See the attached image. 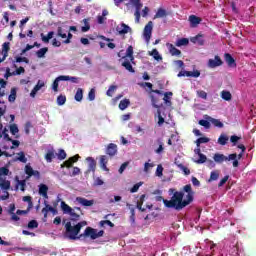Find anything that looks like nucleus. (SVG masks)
<instances>
[{
  "mask_svg": "<svg viewBox=\"0 0 256 256\" xmlns=\"http://www.w3.org/2000/svg\"><path fill=\"white\" fill-rule=\"evenodd\" d=\"M57 157L60 161H63L64 159H67V153L65 152V150L60 149L57 154Z\"/></svg>",
  "mask_w": 256,
  "mask_h": 256,
  "instance_id": "obj_46",
  "label": "nucleus"
},
{
  "mask_svg": "<svg viewBox=\"0 0 256 256\" xmlns=\"http://www.w3.org/2000/svg\"><path fill=\"white\" fill-rule=\"evenodd\" d=\"M107 163H109V158L106 155H101L99 165L103 171H109L107 168Z\"/></svg>",
  "mask_w": 256,
  "mask_h": 256,
  "instance_id": "obj_15",
  "label": "nucleus"
},
{
  "mask_svg": "<svg viewBox=\"0 0 256 256\" xmlns=\"http://www.w3.org/2000/svg\"><path fill=\"white\" fill-rule=\"evenodd\" d=\"M76 201L82 205V207H93V205H95V200H88L84 197H77Z\"/></svg>",
  "mask_w": 256,
  "mask_h": 256,
  "instance_id": "obj_9",
  "label": "nucleus"
},
{
  "mask_svg": "<svg viewBox=\"0 0 256 256\" xmlns=\"http://www.w3.org/2000/svg\"><path fill=\"white\" fill-rule=\"evenodd\" d=\"M177 77H201V72L199 70H194V71H185L182 70L178 73Z\"/></svg>",
  "mask_w": 256,
  "mask_h": 256,
  "instance_id": "obj_7",
  "label": "nucleus"
},
{
  "mask_svg": "<svg viewBox=\"0 0 256 256\" xmlns=\"http://www.w3.org/2000/svg\"><path fill=\"white\" fill-rule=\"evenodd\" d=\"M106 155H109V157H115V155H117L116 144H113V143L108 144L106 148Z\"/></svg>",
  "mask_w": 256,
  "mask_h": 256,
  "instance_id": "obj_13",
  "label": "nucleus"
},
{
  "mask_svg": "<svg viewBox=\"0 0 256 256\" xmlns=\"http://www.w3.org/2000/svg\"><path fill=\"white\" fill-rule=\"evenodd\" d=\"M167 15H169L167 13V10L163 9V8H158L156 14L154 15L153 19H163V17H167Z\"/></svg>",
  "mask_w": 256,
  "mask_h": 256,
  "instance_id": "obj_21",
  "label": "nucleus"
},
{
  "mask_svg": "<svg viewBox=\"0 0 256 256\" xmlns=\"http://www.w3.org/2000/svg\"><path fill=\"white\" fill-rule=\"evenodd\" d=\"M241 140V137L237 136V135H233L230 137V141L231 143H233V145H237V142Z\"/></svg>",
  "mask_w": 256,
  "mask_h": 256,
  "instance_id": "obj_63",
  "label": "nucleus"
},
{
  "mask_svg": "<svg viewBox=\"0 0 256 256\" xmlns=\"http://www.w3.org/2000/svg\"><path fill=\"white\" fill-rule=\"evenodd\" d=\"M186 195V200H183V197ZM183 191H175V189L171 188L169 190V193H173V196L170 200L163 199V203L167 209H176V211H181V209H185L187 205H190L193 201V195H195V192H193V188H191V184H187L183 187Z\"/></svg>",
  "mask_w": 256,
  "mask_h": 256,
  "instance_id": "obj_2",
  "label": "nucleus"
},
{
  "mask_svg": "<svg viewBox=\"0 0 256 256\" xmlns=\"http://www.w3.org/2000/svg\"><path fill=\"white\" fill-rule=\"evenodd\" d=\"M10 45H11V43H9V42H5L2 45V52H3V55H4V59H7L8 55H9V50L11 49Z\"/></svg>",
  "mask_w": 256,
  "mask_h": 256,
  "instance_id": "obj_28",
  "label": "nucleus"
},
{
  "mask_svg": "<svg viewBox=\"0 0 256 256\" xmlns=\"http://www.w3.org/2000/svg\"><path fill=\"white\" fill-rule=\"evenodd\" d=\"M176 47H184V46H187L189 45V39L187 38H181V39H178L175 43Z\"/></svg>",
  "mask_w": 256,
  "mask_h": 256,
  "instance_id": "obj_34",
  "label": "nucleus"
},
{
  "mask_svg": "<svg viewBox=\"0 0 256 256\" xmlns=\"http://www.w3.org/2000/svg\"><path fill=\"white\" fill-rule=\"evenodd\" d=\"M105 225H108L109 227H115V224H113V222H111L110 220L100 221V227H105Z\"/></svg>",
  "mask_w": 256,
  "mask_h": 256,
  "instance_id": "obj_53",
  "label": "nucleus"
},
{
  "mask_svg": "<svg viewBox=\"0 0 256 256\" xmlns=\"http://www.w3.org/2000/svg\"><path fill=\"white\" fill-rule=\"evenodd\" d=\"M45 207L42 209V213L45 218H47V215L49 214V211H53V207L47 203V201H44Z\"/></svg>",
  "mask_w": 256,
  "mask_h": 256,
  "instance_id": "obj_30",
  "label": "nucleus"
},
{
  "mask_svg": "<svg viewBox=\"0 0 256 256\" xmlns=\"http://www.w3.org/2000/svg\"><path fill=\"white\" fill-rule=\"evenodd\" d=\"M198 157L199 159L195 161V163H197L198 165H201L207 161V156L203 153L200 154Z\"/></svg>",
  "mask_w": 256,
  "mask_h": 256,
  "instance_id": "obj_45",
  "label": "nucleus"
},
{
  "mask_svg": "<svg viewBox=\"0 0 256 256\" xmlns=\"http://www.w3.org/2000/svg\"><path fill=\"white\" fill-rule=\"evenodd\" d=\"M17 99V88H11L10 95L8 96L9 103H15Z\"/></svg>",
  "mask_w": 256,
  "mask_h": 256,
  "instance_id": "obj_26",
  "label": "nucleus"
},
{
  "mask_svg": "<svg viewBox=\"0 0 256 256\" xmlns=\"http://www.w3.org/2000/svg\"><path fill=\"white\" fill-rule=\"evenodd\" d=\"M67 167V169H71V167H73V164L70 160V158L68 160H66L63 164H61V168H65Z\"/></svg>",
  "mask_w": 256,
  "mask_h": 256,
  "instance_id": "obj_57",
  "label": "nucleus"
},
{
  "mask_svg": "<svg viewBox=\"0 0 256 256\" xmlns=\"http://www.w3.org/2000/svg\"><path fill=\"white\" fill-rule=\"evenodd\" d=\"M197 97H199L200 99H207V92H205V90H198L197 91Z\"/></svg>",
  "mask_w": 256,
  "mask_h": 256,
  "instance_id": "obj_55",
  "label": "nucleus"
},
{
  "mask_svg": "<svg viewBox=\"0 0 256 256\" xmlns=\"http://www.w3.org/2000/svg\"><path fill=\"white\" fill-rule=\"evenodd\" d=\"M47 191H49V187L45 184L39 185V195H46Z\"/></svg>",
  "mask_w": 256,
  "mask_h": 256,
  "instance_id": "obj_41",
  "label": "nucleus"
},
{
  "mask_svg": "<svg viewBox=\"0 0 256 256\" xmlns=\"http://www.w3.org/2000/svg\"><path fill=\"white\" fill-rule=\"evenodd\" d=\"M153 34V21H149L143 31V37L146 41V43H149L151 41V35Z\"/></svg>",
  "mask_w": 256,
  "mask_h": 256,
  "instance_id": "obj_5",
  "label": "nucleus"
},
{
  "mask_svg": "<svg viewBox=\"0 0 256 256\" xmlns=\"http://www.w3.org/2000/svg\"><path fill=\"white\" fill-rule=\"evenodd\" d=\"M229 141V137L225 134H221L218 138V144L225 146Z\"/></svg>",
  "mask_w": 256,
  "mask_h": 256,
  "instance_id": "obj_32",
  "label": "nucleus"
},
{
  "mask_svg": "<svg viewBox=\"0 0 256 256\" xmlns=\"http://www.w3.org/2000/svg\"><path fill=\"white\" fill-rule=\"evenodd\" d=\"M198 125H201V127H204L205 129H211V121L209 119L204 120L201 119L198 121Z\"/></svg>",
  "mask_w": 256,
  "mask_h": 256,
  "instance_id": "obj_37",
  "label": "nucleus"
},
{
  "mask_svg": "<svg viewBox=\"0 0 256 256\" xmlns=\"http://www.w3.org/2000/svg\"><path fill=\"white\" fill-rule=\"evenodd\" d=\"M61 209L64 214L70 215L71 221H79V219H81V215L75 213V209L65 203V201L61 202Z\"/></svg>",
  "mask_w": 256,
  "mask_h": 256,
  "instance_id": "obj_4",
  "label": "nucleus"
},
{
  "mask_svg": "<svg viewBox=\"0 0 256 256\" xmlns=\"http://www.w3.org/2000/svg\"><path fill=\"white\" fill-rule=\"evenodd\" d=\"M59 81H69V78L61 75V76H58L54 82L52 83V89L55 93H57V91H59Z\"/></svg>",
  "mask_w": 256,
  "mask_h": 256,
  "instance_id": "obj_12",
  "label": "nucleus"
},
{
  "mask_svg": "<svg viewBox=\"0 0 256 256\" xmlns=\"http://www.w3.org/2000/svg\"><path fill=\"white\" fill-rule=\"evenodd\" d=\"M227 181H229V175L224 176V177L220 180V182H219V184H218V187H223V185H225V183H227Z\"/></svg>",
  "mask_w": 256,
  "mask_h": 256,
  "instance_id": "obj_62",
  "label": "nucleus"
},
{
  "mask_svg": "<svg viewBox=\"0 0 256 256\" xmlns=\"http://www.w3.org/2000/svg\"><path fill=\"white\" fill-rule=\"evenodd\" d=\"M127 57L130 59L131 63H135V57L133 56V46H128L126 55L123 57V59H127Z\"/></svg>",
  "mask_w": 256,
  "mask_h": 256,
  "instance_id": "obj_23",
  "label": "nucleus"
},
{
  "mask_svg": "<svg viewBox=\"0 0 256 256\" xmlns=\"http://www.w3.org/2000/svg\"><path fill=\"white\" fill-rule=\"evenodd\" d=\"M107 15H109V11H107V9H104L102 11V15H98L97 16V23L99 25H103V23H105V21H107Z\"/></svg>",
  "mask_w": 256,
  "mask_h": 256,
  "instance_id": "obj_18",
  "label": "nucleus"
},
{
  "mask_svg": "<svg viewBox=\"0 0 256 256\" xmlns=\"http://www.w3.org/2000/svg\"><path fill=\"white\" fill-rule=\"evenodd\" d=\"M0 189L9 191V189H11V181L0 178Z\"/></svg>",
  "mask_w": 256,
  "mask_h": 256,
  "instance_id": "obj_20",
  "label": "nucleus"
},
{
  "mask_svg": "<svg viewBox=\"0 0 256 256\" xmlns=\"http://www.w3.org/2000/svg\"><path fill=\"white\" fill-rule=\"evenodd\" d=\"M169 97H173V92H165L163 101L166 103V105H171V100H169Z\"/></svg>",
  "mask_w": 256,
  "mask_h": 256,
  "instance_id": "obj_40",
  "label": "nucleus"
},
{
  "mask_svg": "<svg viewBox=\"0 0 256 256\" xmlns=\"http://www.w3.org/2000/svg\"><path fill=\"white\" fill-rule=\"evenodd\" d=\"M139 85L140 87H148V89H151L152 93H156V95H163V92H161V90H153V84L150 82H144Z\"/></svg>",
  "mask_w": 256,
  "mask_h": 256,
  "instance_id": "obj_25",
  "label": "nucleus"
},
{
  "mask_svg": "<svg viewBox=\"0 0 256 256\" xmlns=\"http://www.w3.org/2000/svg\"><path fill=\"white\" fill-rule=\"evenodd\" d=\"M156 177H163V165L161 164L157 166Z\"/></svg>",
  "mask_w": 256,
  "mask_h": 256,
  "instance_id": "obj_56",
  "label": "nucleus"
},
{
  "mask_svg": "<svg viewBox=\"0 0 256 256\" xmlns=\"http://www.w3.org/2000/svg\"><path fill=\"white\" fill-rule=\"evenodd\" d=\"M35 170H33V167H31V165L27 164L25 166V173L28 175V177H33V172Z\"/></svg>",
  "mask_w": 256,
  "mask_h": 256,
  "instance_id": "obj_47",
  "label": "nucleus"
},
{
  "mask_svg": "<svg viewBox=\"0 0 256 256\" xmlns=\"http://www.w3.org/2000/svg\"><path fill=\"white\" fill-rule=\"evenodd\" d=\"M213 159L215 163H218L221 165L222 163H225V161H232L233 167H239V161L237 160V153L229 154L228 156H225V154H219L216 153L213 156Z\"/></svg>",
  "mask_w": 256,
  "mask_h": 256,
  "instance_id": "obj_3",
  "label": "nucleus"
},
{
  "mask_svg": "<svg viewBox=\"0 0 256 256\" xmlns=\"http://www.w3.org/2000/svg\"><path fill=\"white\" fill-rule=\"evenodd\" d=\"M31 129H33V124L31 123V121H27L24 126L25 134L29 135V133H31Z\"/></svg>",
  "mask_w": 256,
  "mask_h": 256,
  "instance_id": "obj_42",
  "label": "nucleus"
},
{
  "mask_svg": "<svg viewBox=\"0 0 256 256\" xmlns=\"http://www.w3.org/2000/svg\"><path fill=\"white\" fill-rule=\"evenodd\" d=\"M22 73H25V68L23 66H20L16 71L12 72V75H22Z\"/></svg>",
  "mask_w": 256,
  "mask_h": 256,
  "instance_id": "obj_60",
  "label": "nucleus"
},
{
  "mask_svg": "<svg viewBox=\"0 0 256 256\" xmlns=\"http://www.w3.org/2000/svg\"><path fill=\"white\" fill-rule=\"evenodd\" d=\"M188 21L190 22V27L195 28L201 23L202 19L196 15H190Z\"/></svg>",
  "mask_w": 256,
  "mask_h": 256,
  "instance_id": "obj_14",
  "label": "nucleus"
},
{
  "mask_svg": "<svg viewBox=\"0 0 256 256\" xmlns=\"http://www.w3.org/2000/svg\"><path fill=\"white\" fill-rule=\"evenodd\" d=\"M191 43H195L197 45L203 46L205 45V40L203 39V35L198 34L195 37L190 39Z\"/></svg>",
  "mask_w": 256,
  "mask_h": 256,
  "instance_id": "obj_16",
  "label": "nucleus"
},
{
  "mask_svg": "<svg viewBox=\"0 0 256 256\" xmlns=\"http://www.w3.org/2000/svg\"><path fill=\"white\" fill-rule=\"evenodd\" d=\"M53 35H55L54 31H50L48 32V34L45 36V34L41 33L40 37L41 40L43 41V43H49V41H51V39H53Z\"/></svg>",
  "mask_w": 256,
  "mask_h": 256,
  "instance_id": "obj_24",
  "label": "nucleus"
},
{
  "mask_svg": "<svg viewBox=\"0 0 256 256\" xmlns=\"http://www.w3.org/2000/svg\"><path fill=\"white\" fill-rule=\"evenodd\" d=\"M225 61L228 67H237V63H235V58L229 53L225 54Z\"/></svg>",
  "mask_w": 256,
  "mask_h": 256,
  "instance_id": "obj_17",
  "label": "nucleus"
},
{
  "mask_svg": "<svg viewBox=\"0 0 256 256\" xmlns=\"http://www.w3.org/2000/svg\"><path fill=\"white\" fill-rule=\"evenodd\" d=\"M48 51H49V48H47V47H44V48H41L40 50H38L36 52L38 59H43V57H45V55L47 54Z\"/></svg>",
  "mask_w": 256,
  "mask_h": 256,
  "instance_id": "obj_36",
  "label": "nucleus"
},
{
  "mask_svg": "<svg viewBox=\"0 0 256 256\" xmlns=\"http://www.w3.org/2000/svg\"><path fill=\"white\" fill-rule=\"evenodd\" d=\"M116 31L119 35H127L131 31V27L125 23H121L116 27Z\"/></svg>",
  "mask_w": 256,
  "mask_h": 256,
  "instance_id": "obj_10",
  "label": "nucleus"
},
{
  "mask_svg": "<svg viewBox=\"0 0 256 256\" xmlns=\"http://www.w3.org/2000/svg\"><path fill=\"white\" fill-rule=\"evenodd\" d=\"M57 37H61V39H67V34L63 32L62 27L57 28Z\"/></svg>",
  "mask_w": 256,
  "mask_h": 256,
  "instance_id": "obj_48",
  "label": "nucleus"
},
{
  "mask_svg": "<svg viewBox=\"0 0 256 256\" xmlns=\"http://www.w3.org/2000/svg\"><path fill=\"white\" fill-rule=\"evenodd\" d=\"M37 227H39V222H37V220L28 222V229H37Z\"/></svg>",
  "mask_w": 256,
  "mask_h": 256,
  "instance_id": "obj_49",
  "label": "nucleus"
},
{
  "mask_svg": "<svg viewBox=\"0 0 256 256\" xmlns=\"http://www.w3.org/2000/svg\"><path fill=\"white\" fill-rule=\"evenodd\" d=\"M124 62L122 63V67L126 69V71H129V73H135V69L133 68V65H131V61H129L127 58H124Z\"/></svg>",
  "mask_w": 256,
  "mask_h": 256,
  "instance_id": "obj_22",
  "label": "nucleus"
},
{
  "mask_svg": "<svg viewBox=\"0 0 256 256\" xmlns=\"http://www.w3.org/2000/svg\"><path fill=\"white\" fill-rule=\"evenodd\" d=\"M116 89H117V86L111 85V86L109 87V89L107 90L106 95H107L108 97H113V93H115V90H116Z\"/></svg>",
  "mask_w": 256,
  "mask_h": 256,
  "instance_id": "obj_50",
  "label": "nucleus"
},
{
  "mask_svg": "<svg viewBox=\"0 0 256 256\" xmlns=\"http://www.w3.org/2000/svg\"><path fill=\"white\" fill-rule=\"evenodd\" d=\"M1 175H6V176L9 175V170L7 167L0 168V177H1Z\"/></svg>",
  "mask_w": 256,
  "mask_h": 256,
  "instance_id": "obj_64",
  "label": "nucleus"
},
{
  "mask_svg": "<svg viewBox=\"0 0 256 256\" xmlns=\"http://www.w3.org/2000/svg\"><path fill=\"white\" fill-rule=\"evenodd\" d=\"M206 119H208V121H210V123H212V125H214V127H218L219 129H223V122H221V120L215 119L211 116H207Z\"/></svg>",
  "mask_w": 256,
  "mask_h": 256,
  "instance_id": "obj_19",
  "label": "nucleus"
},
{
  "mask_svg": "<svg viewBox=\"0 0 256 256\" xmlns=\"http://www.w3.org/2000/svg\"><path fill=\"white\" fill-rule=\"evenodd\" d=\"M207 65L210 69H215V68L221 67V65H223V60H221V57H219V55H216L214 57V59H209L208 60Z\"/></svg>",
  "mask_w": 256,
  "mask_h": 256,
  "instance_id": "obj_6",
  "label": "nucleus"
},
{
  "mask_svg": "<svg viewBox=\"0 0 256 256\" xmlns=\"http://www.w3.org/2000/svg\"><path fill=\"white\" fill-rule=\"evenodd\" d=\"M74 99H75V101H78V102L83 101V89L82 88L77 89Z\"/></svg>",
  "mask_w": 256,
  "mask_h": 256,
  "instance_id": "obj_35",
  "label": "nucleus"
},
{
  "mask_svg": "<svg viewBox=\"0 0 256 256\" xmlns=\"http://www.w3.org/2000/svg\"><path fill=\"white\" fill-rule=\"evenodd\" d=\"M219 179V170H214L210 173V178L208 179V183H212V181H217Z\"/></svg>",
  "mask_w": 256,
  "mask_h": 256,
  "instance_id": "obj_31",
  "label": "nucleus"
},
{
  "mask_svg": "<svg viewBox=\"0 0 256 256\" xmlns=\"http://www.w3.org/2000/svg\"><path fill=\"white\" fill-rule=\"evenodd\" d=\"M221 97L224 101H231V99H233V95H231V92L227 90H223L221 92Z\"/></svg>",
  "mask_w": 256,
  "mask_h": 256,
  "instance_id": "obj_33",
  "label": "nucleus"
},
{
  "mask_svg": "<svg viewBox=\"0 0 256 256\" xmlns=\"http://www.w3.org/2000/svg\"><path fill=\"white\" fill-rule=\"evenodd\" d=\"M166 46L172 57H181V50L177 49L173 44L167 43Z\"/></svg>",
  "mask_w": 256,
  "mask_h": 256,
  "instance_id": "obj_11",
  "label": "nucleus"
},
{
  "mask_svg": "<svg viewBox=\"0 0 256 256\" xmlns=\"http://www.w3.org/2000/svg\"><path fill=\"white\" fill-rule=\"evenodd\" d=\"M67 97L65 95H59L57 97V105H65Z\"/></svg>",
  "mask_w": 256,
  "mask_h": 256,
  "instance_id": "obj_44",
  "label": "nucleus"
},
{
  "mask_svg": "<svg viewBox=\"0 0 256 256\" xmlns=\"http://www.w3.org/2000/svg\"><path fill=\"white\" fill-rule=\"evenodd\" d=\"M179 169H181V171H183L184 175H191V170H189V168H187V166L180 164Z\"/></svg>",
  "mask_w": 256,
  "mask_h": 256,
  "instance_id": "obj_52",
  "label": "nucleus"
},
{
  "mask_svg": "<svg viewBox=\"0 0 256 256\" xmlns=\"http://www.w3.org/2000/svg\"><path fill=\"white\" fill-rule=\"evenodd\" d=\"M150 55L155 59V61H163V57L159 55V51H157V49H153Z\"/></svg>",
  "mask_w": 256,
  "mask_h": 256,
  "instance_id": "obj_38",
  "label": "nucleus"
},
{
  "mask_svg": "<svg viewBox=\"0 0 256 256\" xmlns=\"http://www.w3.org/2000/svg\"><path fill=\"white\" fill-rule=\"evenodd\" d=\"M86 225L87 221H81L74 226L71 224V222H67L65 224L64 237L70 239L71 241H77V239H83L84 237H90L92 240H95L105 235V231L100 230L97 232V229L91 227H87L84 233L79 235V233H81V229H83V227Z\"/></svg>",
  "mask_w": 256,
  "mask_h": 256,
  "instance_id": "obj_1",
  "label": "nucleus"
},
{
  "mask_svg": "<svg viewBox=\"0 0 256 256\" xmlns=\"http://www.w3.org/2000/svg\"><path fill=\"white\" fill-rule=\"evenodd\" d=\"M89 21H91L90 18L83 19L84 26L81 27L82 33H87V31L91 29V24H89Z\"/></svg>",
  "mask_w": 256,
  "mask_h": 256,
  "instance_id": "obj_27",
  "label": "nucleus"
},
{
  "mask_svg": "<svg viewBox=\"0 0 256 256\" xmlns=\"http://www.w3.org/2000/svg\"><path fill=\"white\" fill-rule=\"evenodd\" d=\"M88 99L90 101H95V88H92L88 93Z\"/></svg>",
  "mask_w": 256,
  "mask_h": 256,
  "instance_id": "obj_61",
  "label": "nucleus"
},
{
  "mask_svg": "<svg viewBox=\"0 0 256 256\" xmlns=\"http://www.w3.org/2000/svg\"><path fill=\"white\" fill-rule=\"evenodd\" d=\"M165 123V118L161 115V111L158 110V126L161 127Z\"/></svg>",
  "mask_w": 256,
  "mask_h": 256,
  "instance_id": "obj_59",
  "label": "nucleus"
},
{
  "mask_svg": "<svg viewBox=\"0 0 256 256\" xmlns=\"http://www.w3.org/2000/svg\"><path fill=\"white\" fill-rule=\"evenodd\" d=\"M10 132L12 135H17V133H19V127H17V124L10 125Z\"/></svg>",
  "mask_w": 256,
  "mask_h": 256,
  "instance_id": "obj_54",
  "label": "nucleus"
},
{
  "mask_svg": "<svg viewBox=\"0 0 256 256\" xmlns=\"http://www.w3.org/2000/svg\"><path fill=\"white\" fill-rule=\"evenodd\" d=\"M210 139L207 137H200L196 140L197 147H201L202 143H209Z\"/></svg>",
  "mask_w": 256,
  "mask_h": 256,
  "instance_id": "obj_43",
  "label": "nucleus"
},
{
  "mask_svg": "<svg viewBox=\"0 0 256 256\" xmlns=\"http://www.w3.org/2000/svg\"><path fill=\"white\" fill-rule=\"evenodd\" d=\"M129 105H131V102L129 101V99H124V100L120 101L119 109L121 111H125V109H127L129 107Z\"/></svg>",
  "mask_w": 256,
  "mask_h": 256,
  "instance_id": "obj_29",
  "label": "nucleus"
},
{
  "mask_svg": "<svg viewBox=\"0 0 256 256\" xmlns=\"http://www.w3.org/2000/svg\"><path fill=\"white\" fill-rule=\"evenodd\" d=\"M141 185H143L142 182L136 183V184L130 189V193H137V191H139V187H141Z\"/></svg>",
  "mask_w": 256,
  "mask_h": 256,
  "instance_id": "obj_58",
  "label": "nucleus"
},
{
  "mask_svg": "<svg viewBox=\"0 0 256 256\" xmlns=\"http://www.w3.org/2000/svg\"><path fill=\"white\" fill-rule=\"evenodd\" d=\"M19 157L17 158V161H20L21 163H27V157H25V152L18 153Z\"/></svg>",
  "mask_w": 256,
  "mask_h": 256,
  "instance_id": "obj_51",
  "label": "nucleus"
},
{
  "mask_svg": "<svg viewBox=\"0 0 256 256\" xmlns=\"http://www.w3.org/2000/svg\"><path fill=\"white\" fill-rule=\"evenodd\" d=\"M86 161L88 163V170L87 173H95L97 169V161L93 157H87Z\"/></svg>",
  "mask_w": 256,
  "mask_h": 256,
  "instance_id": "obj_8",
  "label": "nucleus"
},
{
  "mask_svg": "<svg viewBox=\"0 0 256 256\" xmlns=\"http://www.w3.org/2000/svg\"><path fill=\"white\" fill-rule=\"evenodd\" d=\"M45 159L47 161V163H52L53 159H55V152L54 151H49L46 155H45Z\"/></svg>",
  "mask_w": 256,
  "mask_h": 256,
  "instance_id": "obj_39",
  "label": "nucleus"
}]
</instances>
